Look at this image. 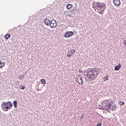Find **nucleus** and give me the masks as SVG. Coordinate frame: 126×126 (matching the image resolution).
I'll return each mask as SVG.
<instances>
[{
	"label": "nucleus",
	"mask_w": 126,
	"mask_h": 126,
	"mask_svg": "<svg viewBox=\"0 0 126 126\" xmlns=\"http://www.w3.org/2000/svg\"><path fill=\"white\" fill-rule=\"evenodd\" d=\"M17 101L15 100V101H13V105H14V107L17 108Z\"/></svg>",
	"instance_id": "obj_14"
},
{
	"label": "nucleus",
	"mask_w": 126,
	"mask_h": 126,
	"mask_svg": "<svg viewBox=\"0 0 126 126\" xmlns=\"http://www.w3.org/2000/svg\"><path fill=\"white\" fill-rule=\"evenodd\" d=\"M121 67V64L119 63L118 66H115L114 67V70L116 71H118L119 69Z\"/></svg>",
	"instance_id": "obj_10"
},
{
	"label": "nucleus",
	"mask_w": 126,
	"mask_h": 126,
	"mask_svg": "<svg viewBox=\"0 0 126 126\" xmlns=\"http://www.w3.org/2000/svg\"><path fill=\"white\" fill-rule=\"evenodd\" d=\"M100 70L98 68H93L92 70L87 72L86 77L91 81L96 80L99 74Z\"/></svg>",
	"instance_id": "obj_1"
},
{
	"label": "nucleus",
	"mask_w": 126,
	"mask_h": 126,
	"mask_svg": "<svg viewBox=\"0 0 126 126\" xmlns=\"http://www.w3.org/2000/svg\"><path fill=\"white\" fill-rule=\"evenodd\" d=\"M12 106L13 104L10 101H8L7 102H3L2 104H1V109L5 112L8 111L9 109H11Z\"/></svg>",
	"instance_id": "obj_3"
},
{
	"label": "nucleus",
	"mask_w": 126,
	"mask_h": 126,
	"mask_svg": "<svg viewBox=\"0 0 126 126\" xmlns=\"http://www.w3.org/2000/svg\"><path fill=\"white\" fill-rule=\"evenodd\" d=\"M67 9H71L72 8V4H68L66 5Z\"/></svg>",
	"instance_id": "obj_11"
},
{
	"label": "nucleus",
	"mask_w": 126,
	"mask_h": 126,
	"mask_svg": "<svg viewBox=\"0 0 126 126\" xmlns=\"http://www.w3.org/2000/svg\"><path fill=\"white\" fill-rule=\"evenodd\" d=\"M108 109H110V110L116 111L117 109V105L116 104L109 105L108 106Z\"/></svg>",
	"instance_id": "obj_7"
},
{
	"label": "nucleus",
	"mask_w": 126,
	"mask_h": 126,
	"mask_svg": "<svg viewBox=\"0 0 126 126\" xmlns=\"http://www.w3.org/2000/svg\"><path fill=\"white\" fill-rule=\"evenodd\" d=\"M76 52V50L73 49L70 50L69 51H68V53H67V57L69 58L70 57H71Z\"/></svg>",
	"instance_id": "obj_6"
},
{
	"label": "nucleus",
	"mask_w": 126,
	"mask_h": 126,
	"mask_svg": "<svg viewBox=\"0 0 126 126\" xmlns=\"http://www.w3.org/2000/svg\"><path fill=\"white\" fill-rule=\"evenodd\" d=\"M119 105H125V102H124L123 101H119Z\"/></svg>",
	"instance_id": "obj_16"
},
{
	"label": "nucleus",
	"mask_w": 126,
	"mask_h": 126,
	"mask_svg": "<svg viewBox=\"0 0 126 126\" xmlns=\"http://www.w3.org/2000/svg\"><path fill=\"white\" fill-rule=\"evenodd\" d=\"M20 89L24 90L25 89V87H24V86H21V88H20Z\"/></svg>",
	"instance_id": "obj_17"
},
{
	"label": "nucleus",
	"mask_w": 126,
	"mask_h": 126,
	"mask_svg": "<svg viewBox=\"0 0 126 126\" xmlns=\"http://www.w3.org/2000/svg\"><path fill=\"white\" fill-rule=\"evenodd\" d=\"M10 37V34H7L5 35V37H4L5 39L8 40Z\"/></svg>",
	"instance_id": "obj_13"
},
{
	"label": "nucleus",
	"mask_w": 126,
	"mask_h": 126,
	"mask_svg": "<svg viewBox=\"0 0 126 126\" xmlns=\"http://www.w3.org/2000/svg\"><path fill=\"white\" fill-rule=\"evenodd\" d=\"M1 64L2 65H3V66H4V65H5V63L4 62L1 63V61H0V65H1Z\"/></svg>",
	"instance_id": "obj_18"
},
{
	"label": "nucleus",
	"mask_w": 126,
	"mask_h": 126,
	"mask_svg": "<svg viewBox=\"0 0 126 126\" xmlns=\"http://www.w3.org/2000/svg\"><path fill=\"white\" fill-rule=\"evenodd\" d=\"M73 35V32H66L65 33L64 37L66 38H69L70 37Z\"/></svg>",
	"instance_id": "obj_9"
},
{
	"label": "nucleus",
	"mask_w": 126,
	"mask_h": 126,
	"mask_svg": "<svg viewBox=\"0 0 126 126\" xmlns=\"http://www.w3.org/2000/svg\"><path fill=\"white\" fill-rule=\"evenodd\" d=\"M113 3L116 6H120L121 5V0H113Z\"/></svg>",
	"instance_id": "obj_8"
},
{
	"label": "nucleus",
	"mask_w": 126,
	"mask_h": 126,
	"mask_svg": "<svg viewBox=\"0 0 126 126\" xmlns=\"http://www.w3.org/2000/svg\"><path fill=\"white\" fill-rule=\"evenodd\" d=\"M102 104H103V106L104 107L102 108V110L104 111H107L108 106L112 105L111 104V103H110V100L108 99L103 100V102H102Z\"/></svg>",
	"instance_id": "obj_4"
},
{
	"label": "nucleus",
	"mask_w": 126,
	"mask_h": 126,
	"mask_svg": "<svg viewBox=\"0 0 126 126\" xmlns=\"http://www.w3.org/2000/svg\"><path fill=\"white\" fill-rule=\"evenodd\" d=\"M102 124H101V123H98L97 124H96V126H101Z\"/></svg>",
	"instance_id": "obj_20"
},
{
	"label": "nucleus",
	"mask_w": 126,
	"mask_h": 126,
	"mask_svg": "<svg viewBox=\"0 0 126 126\" xmlns=\"http://www.w3.org/2000/svg\"><path fill=\"white\" fill-rule=\"evenodd\" d=\"M76 81L78 83V84H80L81 85H83L84 84V81L82 79V77L80 75L77 76V79Z\"/></svg>",
	"instance_id": "obj_5"
},
{
	"label": "nucleus",
	"mask_w": 126,
	"mask_h": 126,
	"mask_svg": "<svg viewBox=\"0 0 126 126\" xmlns=\"http://www.w3.org/2000/svg\"><path fill=\"white\" fill-rule=\"evenodd\" d=\"M103 80L104 82H106L109 81V76H104L103 78Z\"/></svg>",
	"instance_id": "obj_12"
},
{
	"label": "nucleus",
	"mask_w": 126,
	"mask_h": 126,
	"mask_svg": "<svg viewBox=\"0 0 126 126\" xmlns=\"http://www.w3.org/2000/svg\"><path fill=\"white\" fill-rule=\"evenodd\" d=\"M24 78V77L23 76H19V79L22 80Z\"/></svg>",
	"instance_id": "obj_19"
},
{
	"label": "nucleus",
	"mask_w": 126,
	"mask_h": 126,
	"mask_svg": "<svg viewBox=\"0 0 126 126\" xmlns=\"http://www.w3.org/2000/svg\"><path fill=\"white\" fill-rule=\"evenodd\" d=\"M123 43H124V44L126 45V40H124V41H123Z\"/></svg>",
	"instance_id": "obj_21"
},
{
	"label": "nucleus",
	"mask_w": 126,
	"mask_h": 126,
	"mask_svg": "<svg viewBox=\"0 0 126 126\" xmlns=\"http://www.w3.org/2000/svg\"><path fill=\"white\" fill-rule=\"evenodd\" d=\"M93 8L96 12H98L99 14H102V13L105 10L106 5L104 3L99 2H95L93 4Z\"/></svg>",
	"instance_id": "obj_2"
},
{
	"label": "nucleus",
	"mask_w": 126,
	"mask_h": 126,
	"mask_svg": "<svg viewBox=\"0 0 126 126\" xmlns=\"http://www.w3.org/2000/svg\"><path fill=\"white\" fill-rule=\"evenodd\" d=\"M4 65H2L1 66H0V68H2Z\"/></svg>",
	"instance_id": "obj_22"
},
{
	"label": "nucleus",
	"mask_w": 126,
	"mask_h": 126,
	"mask_svg": "<svg viewBox=\"0 0 126 126\" xmlns=\"http://www.w3.org/2000/svg\"><path fill=\"white\" fill-rule=\"evenodd\" d=\"M82 118H83L84 117L83 116H82V117H81Z\"/></svg>",
	"instance_id": "obj_23"
},
{
	"label": "nucleus",
	"mask_w": 126,
	"mask_h": 126,
	"mask_svg": "<svg viewBox=\"0 0 126 126\" xmlns=\"http://www.w3.org/2000/svg\"><path fill=\"white\" fill-rule=\"evenodd\" d=\"M41 82H42V84H45V80L44 79H41L40 80Z\"/></svg>",
	"instance_id": "obj_15"
}]
</instances>
